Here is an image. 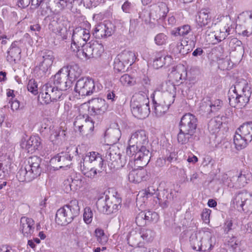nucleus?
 I'll return each mask as SVG.
<instances>
[{
  "label": "nucleus",
  "mask_w": 252,
  "mask_h": 252,
  "mask_svg": "<svg viewBox=\"0 0 252 252\" xmlns=\"http://www.w3.org/2000/svg\"><path fill=\"white\" fill-rule=\"evenodd\" d=\"M198 120L194 115L186 113L181 119L179 125V132L177 134L178 142L182 145H193L199 140L200 137L196 129Z\"/></svg>",
  "instance_id": "nucleus-1"
},
{
  "label": "nucleus",
  "mask_w": 252,
  "mask_h": 252,
  "mask_svg": "<svg viewBox=\"0 0 252 252\" xmlns=\"http://www.w3.org/2000/svg\"><path fill=\"white\" fill-rule=\"evenodd\" d=\"M41 159L36 156L29 158L27 163L17 172L18 180L20 182H30L39 176L41 172Z\"/></svg>",
  "instance_id": "nucleus-2"
},
{
  "label": "nucleus",
  "mask_w": 252,
  "mask_h": 252,
  "mask_svg": "<svg viewBox=\"0 0 252 252\" xmlns=\"http://www.w3.org/2000/svg\"><path fill=\"white\" fill-rule=\"evenodd\" d=\"M147 91L136 93L130 102L131 110L133 116L140 119L147 118L150 113L149 100Z\"/></svg>",
  "instance_id": "nucleus-3"
},
{
  "label": "nucleus",
  "mask_w": 252,
  "mask_h": 252,
  "mask_svg": "<svg viewBox=\"0 0 252 252\" xmlns=\"http://www.w3.org/2000/svg\"><path fill=\"white\" fill-rule=\"evenodd\" d=\"M79 212L80 207L78 201L76 199L72 200L57 210L55 221L59 225H66L78 216Z\"/></svg>",
  "instance_id": "nucleus-4"
},
{
  "label": "nucleus",
  "mask_w": 252,
  "mask_h": 252,
  "mask_svg": "<svg viewBox=\"0 0 252 252\" xmlns=\"http://www.w3.org/2000/svg\"><path fill=\"white\" fill-rule=\"evenodd\" d=\"M100 89L97 85L96 87L94 80L89 77H82L76 83L74 88L76 96H89L94 92H97Z\"/></svg>",
  "instance_id": "nucleus-5"
},
{
  "label": "nucleus",
  "mask_w": 252,
  "mask_h": 252,
  "mask_svg": "<svg viewBox=\"0 0 252 252\" xmlns=\"http://www.w3.org/2000/svg\"><path fill=\"white\" fill-rule=\"evenodd\" d=\"M78 154V149L75 147H71L66 149L65 151L62 152L51 159V163L62 168L67 167L71 164L74 156Z\"/></svg>",
  "instance_id": "nucleus-6"
},
{
  "label": "nucleus",
  "mask_w": 252,
  "mask_h": 252,
  "mask_svg": "<svg viewBox=\"0 0 252 252\" xmlns=\"http://www.w3.org/2000/svg\"><path fill=\"white\" fill-rule=\"evenodd\" d=\"M62 95L63 93L52 82H49L43 86L42 92L40 93L38 97L44 103L47 104L51 101L61 99Z\"/></svg>",
  "instance_id": "nucleus-7"
},
{
  "label": "nucleus",
  "mask_w": 252,
  "mask_h": 252,
  "mask_svg": "<svg viewBox=\"0 0 252 252\" xmlns=\"http://www.w3.org/2000/svg\"><path fill=\"white\" fill-rule=\"evenodd\" d=\"M105 160L111 169H118L123 167L126 160L122 158L119 150L115 147H109L105 153Z\"/></svg>",
  "instance_id": "nucleus-8"
},
{
  "label": "nucleus",
  "mask_w": 252,
  "mask_h": 252,
  "mask_svg": "<svg viewBox=\"0 0 252 252\" xmlns=\"http://www.w3.org/2000/svg\"><path fill=\"white\" fill-rule=\"evenodd\" d=\"M148 140L146 132L144 130H139L133 133L128 141V147L126 149V154L130 155L132 152L137 150L139 147L146 146Z\"/></svg>",
  "instance_id": "nucleus-9"
},
{
  "label": "nucleus",
  "mask_w": 252,
  "mask_h": 252,
  "mask_svg": "<svg viewBox=\"0 0 252 252\" xmlns=\"http://www.w3.org/2000/svg\"><path fill=\"white\" fill-rule=\"evenodd\" d=\"M52 82L62 93L69 89L72 84V81L67 76L65 69L59 70L54 75Z\"/></svg>",
  "instance_id": "nucleus-10"
},
{
  "label": "nucleus",
  "mask_w": 252,
  "mask_h": 252,
  "mask_svg": "<svg viewBox=\"0 0 252 252\" xmlns=\"http://www.w3.org/2000/svg\"><path fill=\"white\" fill-rule=\"evenodd\" d=\"M54 59V53L52 51L49 50L41 51L37 57L40 71L46 74L52 66Z\"/></svg>",
  "instance_id": "nucleus-11"
},
{
  "label": "nucleus",
  "mask_w": 252,
  "mask_h": 252,
  "mask_svg": "<svg viewBox=\"0 0 252 252\" xmlns=\"http://www.w3.org/2000/svg\"><path fill=\"white\" fill-rule=\"evenodd\" d=\"M88 102V112L91 116L101 115L107 111L108 107L105 100L101 98H92Z\"/></svg>",
  "instance_id": "nucleus-12"
},
{
  "label": "nucleus",
  "mask_w": 252,
  "mask_h": 252,
  "mask_svg": "<svg viewBox=\"0 0 252 252\" xmlns=\"http://www.w3.org/2000/svg\"><path fill=\"white\" fill-rule=\"evenodd\" d=\"M127 155L131 158V160L136 162V163H138V161H141L143 165H147L151 158L150 151L145 145L139 147L137 150H134V152H132L131 154Z\"/></svg>",
  "instance_id": "nucleus-13"
},
{
  "label": "nucleus",
  "mask_w": 252,
  "mask_h": 252,
  "mask_svg": "<svg viewBox=\"0 0 252 252\" xmlns=\"http://www.w3.org/2000/svg\"><path fill=\"white\" fill-rule=\"evenodd\" d=\"M158 215L155 212L150 211H141L138 213L135 218V222L137 225L142 226L152 221H157Z\"/></svg>",
  "instance_id": "nucleus-14"
},
{
  "label": "nucleus",
  "mask_w": 252,
  "mask_h": 252,
  "mask_svg": "<svg viewBox=\"0 0 252 252\" xmlns=\"http://www.w3.org/2000/svg\"><path fill=\"white\" fill-rule=\"evenodd\" d=\"M84 118V115L77 117L73 123L74 126L78 129L80 133H83L84 131L93 132L94 129V122L89 119L88 116H86L85 120Z\"/></svg>",
  "instance_id": "nucleus-15"
},
{
  "label": "nucleus",
  "mask_w": 252,
  "mask_h": 252,
  "mask_svg": "<svg viewBox=\"0 0 252 252\" xmlns=\"http://www.w3.org/2000/svg\"><path fill=\"white\" fill-rule=\"evenodd\" d=\"M112 32V24L108 22H104L95 26L93 34L96 38L101 39L111 36Z\"/></svg>",
  "instance_id": "nucleus-16"
},
{
  "label": "nucleus",
  "mask_w": 252,
  "mask_h": 252,
  "mask_svg": "<svg viewBox=\"0 0 252 252\" xmlns=\"http://www.w3.org/2000/svg\"><path fill=\"white\" fill-rule=\"evenodd\" d=\"M248 197H252V193L246 190H242L236 192L233 196L231 203L238 211H245V204L248 200Z\"/></svg>",
  "instance_id": "nucleus-17"
},
{
  "label": "nucleus",
  "mask_w": 252,
  "mask_h": 252,
  "mask_svg": "<svg viewBox=\"0 0 252 252\" xmlns=\"http://www.w3.org/2000/svg\"><path fill=\"white\" fill-rule=\"evenodd\" d=\"M90 37V34L88 30L77 27L73 31L72 39L75 44L82 45L87 43Z\"/></svg>",
  "instance_id": "nucleus-18"
},
{
  "label": "nucleus",
  "mask_w": 252,
  "mask_h": 252,
  "mask_svg": "<svg viewBox=\"0 0 252 252\" xmlns=\"http://www.w3.org/2000/svg\"><path fill=\"white\" fill-rule=\"evenodd\" d=\"M196 23L197 29H210L216 25L212 22L211 16L209 12H207V10H202L198 13Z\"/></svg>",
  "instance_id": "nucleus-19"
},
{
  "label": "nucleus",
  "mask_w": 252,
  "mask_h": 252,
  "mask_svg": "<svg viewBox=\"0 0 252 252\" xmlns=\"http://www.w3.org/2000/svg\"><path fill=\"white\" fill-rule=\"evenodd\" d=\"M82 160L80 162L82 164L84 163V165H87L88 163H90L100 168L102 167L104 161L101 155L95 152L87 153L85 156H83Z\"/></svg>",
  "instance_id": "nucleus-20"
},
{
  "label": "nucleus",
  "mask_w": 252,
  "mask_h": 252,
  "mask_svg": "<svg viewBox=\"0 0 252 252\" xmlns=\"http://www.w3.org/2000/svg\"><path fill=\"white\" fill-rule=\"evenodd\" d=\"M172 62L170 56L165 55L164 51L157 52L153 63V66L155 69H158L163 66H169Z\"/></svg>",
  "instance_id": "nucleus-21"
},
{
  "label": "nucleus",
  "mask_w": 252,
  "mask_h": 252,
  "mask_svg": "<svg viewBox=\"0 0 252 252\" xmlns=\"http://www.w3.org/2000/svg\"><path fill=\"white\" fill-rule=\"evenodd\" d=\"M21 146L27 150L28 153L32 154L41 148L40 138L37 136H31L27 141L22 142Z\"/></svg>",
  "instance_id": "nucleus-22"
},
{
  "label": "nucleus",
  "mask_w": 252,
  "mask_h": 252,
  "mask_svg": "<svg viewBox=\"0 0 252 252\" xmlns=\"http://www.w3.org/2000/svg\"><path fill=\"white\" fill-rule=\"evenodd\" d=\"M34 221L32 218L22 217L20 220V230L24 236L30 237L34 231Z\"/></svg>",
  "instance_id": "nucleus-23"
},
{
  "label": "nucleus",
  "mask_w": 252,
  "mask_h": 252,
  "mask_svg": "<svg viewBox=\"0 0 252 252\" xmlns=\"http://www.w3.org/2000/svg\"><path fill=\"white\" fill-rule=\"evenodd\" d=\"M240 90V89L239 90ZM251 95L250 88L245 81L241 84V89L240 94L238 93V107H244L249 102Z\"/></svg>",
  "instance_id": "nucleus-24"
},
{
  "label": "nucleus",
  "mask_w": 252,
  "mask_h": 252,
  "mask_svg": "<svg viewBox=\"0 0 252 252\" xmlns=\"http://www.w3.org/2000/svg\"><path fill=\"white\" fill-rule=\"evenodd\" d=\"M50 136L49 139L54 145H59L61 143L63 138L65 136V131L61 129L60 127H49Z\"/></svg>",
  "instance_id": "nucleus-25"
},
{
  "label": "nucleus",
  "mask_w": 252,
  "mask_h": 252,
  "mask_svg": "<svg viewBox=\"0 0 252 252\" xmlns=\"http://www.w3.org/2000/svg\"><path fill=\"white\" fill-rule=\"evenodd\" d=\"M156 195L158 204L162 209H165L168 207L173 197L172 192L169 191L167 189L159 190Z\"/></svg>",
  "instance_id": "nucleus-26"
},
{
  "label": "nucleus",
  "mask_w": 252,
  "mask_h": 252,
  "mask_svg": "<svg viewBox=\"0 0 252 252\" xmlns=\"http://www.w3.org/2000/svg\"><path fill=\"white\" fill-rule=\"evenodd\" d=\"M128 180L130 182L139 183L148 179L147 171L143 168L133 169L128 174Z\"/></svg>",
  "instance_id": "nucleus-27"
},
{
  "label": "nucleus",
  "mask_w": 252,
  "mask_h": 252,
  "mask_svg": "<svg viewBox=\"0 0 252 252\" xmlns=\"http://www.w3.org/2000/svg\"><path fill=\"white\" fill-rule=\"evenodd\" d=\"M21 49L17 45V42L12 43L7 51V61L10 63H16L21 58Z\"/></svg>",
  "instance_id": "nucleus-28"
},
{
  "label": "nucleus",
  "mask_w": 252,
  "mask_h": 252,
  "mask_svg": "<svg viewBox=\"0 0 252 252\" xmlns=\"http://www.w3.org/2000/svg\"><path fill=\"white\" fill-rule=\"evenodd\" d=\"M61 69H65L68 77L72 81L78 78L82 73V70L79 65L74 63L63 66Z\"/></svg>",
  "instance_id": "nucleus-29"
},
{
  "label": "nucleus",
  "mask_w": 252,
  "mask_h": 252,
  "mask_svg": "<svg viewBox=\"0 0 252 252\" xmlns=\"http://www.w3.org/2000/svg\"><path fill=\"white\" fill-rule=\"evenodd\" d=\"M160 92H155L153 94V104L154 106V112L157 116H161L162 114H164L169 108L167 106L163 105L162 103L158 101V100L156 98V97L160 96Z\"/></svg>",
  "instance_id": "nucleus-30"
},
{
  "label": "nucleus",
  "mask_w": 252,
  "mask_h": 252,
  "mask_svg": "<svg viewBox=\"0 0 252 252\" xmlns=\"http://www.w3.org/2000/svg\"><path fill=\"white\" fill-rule=\"evenodd\" d=\"M119 60L125 63L127 65H131L136 61L137 58L134 52L125 50L118 55Z\"/></svg>",
  "instance_id": "nucleus-31"
},
{
  "label": "nucleus",
  "mask_w": 252,
  "mask_h": 252,
  "mask_svg": "<svg viewBox=\"0 0 252 252\" xmlns=\"http://www.w3.org/2000/svg\"><path fill=\"white\" fill-rule=\"evenodd\" d=\"M92 42L86 43L81 45V51L78 53V57L82 60H88L93 58Z\"/></svg>",
  "instance_id": "nucleus-32"
},
{
  "label": "nucleus",
  "mask_w": 252,
  "mask_h": 252,
  "mask_svg": "<svg viewBox=\"0 0 252 252\" xmlns=\"http://www.w3.org/2000/svg\"><path fill=\"white\" fill-rule=\"evenodd\" d=\"M215 239L213 234L209 231L204 232L201 237L203 250L202 251H209L211 250L214 246L212 239Z\"/></svg>",
  "instance_id": "nucleus-33"
},
{
  "label": "nucleus",
  "mask_w": 252,
  "mask_h": 252,
  "mask_svg": "<svg viewBox=\"0 0 252 252\" xmlns=\"http://www.w3.org/2000/svg\"><path fill=\"white\" fill-rule=\"evenodd\" d=\"M234 144L237 150H241L245 148L249 142L251 141L247 140L245 136L242 135L241 133H239L237 130L233 138Z\"/></svg>",
  "instance_id": "nucleus-34"
},
{
  "label": "nucleus",
  "mask_w": 252,
  "mask_h": 252,
  "mask_svg": "<svg viewBox=\"0 0 252 252\" xmlns=\"http://www.w3.org/2000/svg\"><path fill=\"white\" fill-rule=\"evenodd\" d=\"M237 130L242 135L247 138V140H252V122H247L241 125Z\"/></svg>",
  "instance_id": "nucleus-35"
},
{
  "label": "nucleus",
  "mask_w": 252,
  "mask_h": 252,
  "mask_svg": "<svg viewBox=\"0 0 252 252\" xmlns=\"http://www.w3.org/2000/svg\"><path fill=\"white\" fill-rule=\"evenodd\" d=\"M96 205L100 212L107 215L112 214L108 205L107 195L99 198L96 203Z\"/></svg>",
  "instance_id": "nucleus-36"
},
{
  "label": "nucleus",
  "mask_w": 252,
  "mask_h": 252,
  "mask_svg": "<svg viewBox=\"0 0 252 252\" xmlns=\"http://www.w3.org/2000/svg\"><path fill=\"white\" fill-rule=\"evenodd\" d=\"M231 25L226 23L220 29V32L214 35L215 39L219 42H220L226 38L230 34V30Z\"/></svg>",
  "instance_id": "nucleus-37"
},
{
  "label": "nucleus",
  "mask_w": 252,
  "mask_h": 252,
  "mask_svg": "<svg viewBox=\"0 0 252 252\" xmlns=\"http://www.w3.org/2000/svg\"><path fill=\"white\" fill-rule=\"evenodd\" d=\"M107 199L111 213L116 212L121 208V199L120 198L116 197L114 195L111 197L107 195Z\"/></svg>",
  "instance_id": "nucleus-38"
},
{
  "label": "nucleus",
  "mask_w": 252,
  "mask_h": 252,
  "mask_svg": "<svg viewBox=\"0 0 252 252\" xmlns=\"http://www.w3.org/2000/svg\"><path fill=\"white\" fill-rule=\"evenodd\" d=\"M140 235L136 231L129 233L127 238V243L132 247H140L141 242L139 241Z\"/></svg>",
  "instance_id": "nucleus-39"
},
{
  "label": "nucleus",
  "mask_w": 252,
  "mask_h": 252,
  "mask_svg": "<svg viewBox=\"0 0 252 252\" xmlns=\"http://www.w3.org/2000/svg\"><path fill=\"white\" fill-rule=\"evenodd\" d=\"M160 95H161V98L159 96L158 97L156 96V98L158 100V101L162 103L164 106H167L169 108L170 106L174 102L175 96L168 93L162 94L160 93Z\"/></svg>",
  "instance_id": "nucleus-40"
},
{
  "label": "nucleus",
  "mask_w": 252,
  "mask_h": 252,
  "mask_svg": "<svg viewBox=\"0 0 252 252\" xmlns=\"http://www.w3.org/2000/svg\"><path fill=\"white\" fill-rule=\"evenodd\" d=\"M191 31L189 25H185L181 27L174 28L171 32V34L175 36H185L188 35Z\"/></svg>",
  "instance_id": "nucleus-41"
},
{
  "label": "nucleus",
  "mask_w": 252,
  "mask_h": 252,
  "mask_svg": "<svg viewBox=\"0 0 252 252\" xmlns=\"http://www.w3.org/2000/svg\"><path fill=\"white\" fill-rule=\"evenodd\" d=\"M241 89V84L237 83L233 90V94L229 95V104L232 107H238V91Z\"/></svg>",
  "instance_id": "nucleus-42"
},
{
  "label": "nucleus",
  "mask_w": 252,
  "mask_h": 252,
  "mask_svg": "<svg viewBox=\"0 0 252 252\" xmlns=\"http://www.w3.org/2000/svg\"><path fill=\"white\" fill-rule=\"evenodd\" d=\"M94 235L97 242L101 245H105L108 242V237L102 229L96 228L94 230Z\"/></svg>",
  "instance_id": "nucleus-43"
},
{
  "label": "nucleus",
  "mask_w": 252,
  "mask_h": 252,
  "mask_svg": "<svg viewBox=\"0 0 252 252\" xmlns=\"http://www.w3.org/2000/svg\"><path fill=\"white\" fill-rule=\"evenodd\" d=\"M139 234L140 235V238L146 242L152 241L155 235V233L153 230L145 228H141Z\"/></svg>",
  "instance_id": "nucleus-44"
},
{
  "label": "nucleus",
  "mask_w": 252,
  "mask_h": 252,
  "mask_svg": "<svg viewBox=\"0 0 252 252\" xmlns=\"http://www.w3.org/2000/svg\"><path fill=\"white\" fill-rule=\"evenodd\" d=\"M87 165H84V163L82 164V162L80 163V167L84 175L89 178L93 179L95 177L97 174V170L94 167H92L90 169L87 168Z\"/></svg>",
  "instance_id": "nucleus-45"
},
{
  "label": "nucleus",
  "mask_w": 252,
  "mask_h": 252,
  "mask_svg": "<svg viewBox=\"0 0 252 252\" xmlns=\"http://www.w3.org/2000/svg\"><path fill=\"white\" fill-rule=\"evenodd\" d=\"M92 49L93 51V58H99L104 52L103 46L97 41L92 42Z\"/></svg>",
  "instance_id": "nucleus-46"
},
{
  "label": "nucleus",
  "mask_w": 252,
  "mask_h": 252,
  "mask_svg": "<svg viewBox=\"0 0 252 252\" xmlns=\"http://www.w3.org/2000/svg\"><path fill=\"white\" fill-rule=\"evenodd\" d=\"M201 108L202 110H204L205 112H207L209 114L215 113L220 109V108H217L215 104H213L210 101L203 102Z\"/></svg>",
  "instance_id": "nucleus-47"
},
{
  "label": "nucleus",
  "mask_w": 252,
  "mask_h": 252,
  "mask_svg": "<svg viewBox=\"0 0 252 252\" xmlns=\"http://www.w3.org/2000/svg\"><path fill=\"white\" fill-rule=\"evenodd\" d=\"M222 123L220 121H218L216 119H212L208 123V128L211 133H215L218 131Z\"/></svg>",
  "instance_id": "nucleus-48"
},
{
  "label": "nucleus",
  "mask_w": 252,
  "mask_h": 252,
  "mask_svg": "<svg viewBox=\"0 0 252 252\" xmlns=\"http://www.w3.org/2000/svg\"><path fill=\"white\" fill-rule=\"evenodd\" d=\"M190 244L192 248L196 251H202V243L201 238L198 239L196 236L190 238Z\"/></svg>",
  "instance_id": "nucleus-49"
},
{
  "label": "nucleus",
  "mask_w": 252,
  "mask_h": 252,
  "mask_svg": "<svg viewBox=\"0 0 252 252\" xmlns=\"http://www.w3.org/2000/svg\"><path fill=\"white\" fill-rule=\"evenodd\" d=\"M74 0H54V2L59 10H63L67 6L72 7L71 5Z\"/></svg>",
  "instance_id": "nucleus-50"
},
{
  "label": "nucleus",
  "mask_w": 252,
  "mask_h": 252,
  "mask_svg": "<svg viewBox=\"0 0 252 252\" xmlns=\"http://www.w3.org/2000/svg\"><path fill=\"white\" fill-rule=\"evenodd\" d=\"M120 81L124 86H132L135 84V80L127 74L122 75L120 78Z\"/></svg>",
  "instance_id": "nucleus-51"
},
{
  "label": "nucleus",
  "mask_w": 252,
  "mask_h": 252,
  "mask_svg": "<svg viewBox=\"0 0 252 252\" xmlns=\"http://www.w3.org/2000/svg\"><path fill=\"white\" fill-rule=\"evenodd\" d=\"M93 213L90 207H86L84 209L83 214V219L87 224H90L92 222L93 220Z\"/></svg>",
  "instance_id": "nucleus-52"
},
{
  "label": "nucleus",
  "mask_w": 252,
  "mask_h": 252,
  "mask_svg": "<svg viewBox=\"0 0 252 252\" xmlns=\"http://www.w3.org/2000/svg\"><path fill=\"white\" fill-rule=\"evenodd\" d=\"M168 37L163 33H159L155 37V42L158 45H165L167 41Z\"/></svg>",
  "instance_id": "nucleus-53"
},
{
  "label": "nucleus",
  "mask_w": 252,
  "mask_h": 252,
  "mask_svg": "<svg viewBox=\"0 0 252 252\" xmlns=\"http://www.w3.org/2000/svg\"><path fill=\"white\" fill-rule=\"evenodd\" d=\"M176 52H178L181 55L185 56L188 53L190 52V50L188 46V45H183L182 42H178L176 46Z\"/></svg>",
  "instance_id": "nucleus-54"
},
{
  "label": "nucleus",
  "mask_w": 252,
  "mask_h": 252,
  "mask_svg": "<svg viewBox=\"0 0 252 252\" xmlns=\"http://www.w3.org/2000/svg\"><path fill=\"white\" fill-rule=\"evenodd\" d=\"M127 65L121 62V60H119L118 56H117V58L115 59L114 63V68L116 71L118 72L123 71L124 72L125 71L126 66Z\"/></svg>",
  "instance_id": "nucleus-55"
},
{
  "label": "nucleus",
  "mask_w": 252,
  "mask_h": 252,
  "mask_svg": "<svg viewBox=\"0 0 252 252\" xmlns=\"http://www.w3.org/2000/svg\"><path fill=\"white\" fill-rule=\"evenodd\" d=\"M27 89L29 92L34 95H36L38 93L37 84L34 80L31 79L29 80L27 85Z\"/></svg>",
  "instance_id": "nucleus-56"
},
{
  "label": "nucleus",
  "mask_w": 252,
  "mask_h": 252,
  "mask_svg": "<svg viewBox=\"0 0 252 252\" xmlns=\"http://www.w3.org/2000/svg\"><path fill=\"white\" fill-rule=\"evenodd\" d=\"M58 25V21L57 20H53L49 24V29H51L54 32L58 34H61L62 28Z\"/></svg>",
  "instance_id": "nucleus-57"
},
{
  "label": "nucleus",
  "mask_w": 252,
  "mask_h": 252,
  "mask_svg": "<svg viewBox=\"0 0 252 252\" xmlns=\"http://www.w3.org/2000/svg\"><path fill=\"white\" fill-rule=\"evenodd\" d=\"M165 90L166 92H165L164 93H168L170 94L175 96H176V88L175 85H174L171 81H169L165 83Z\"/></svg>",
  "instance_id": "nucleus-58"
},
{
  "label": "nucleus",
  "mask_w": 252,
  "mask_h": 252,
  "mask_svg": "<svg viewBox=\"0 0 252 252\" xmlns=\"http://www.w3.org/2000/svg\"><path fill=\"white\" fill-rule=\"evenodd\" d=\"M236 178H237L236 185L240 188L244 187L248 183L247 179L245 174L241 173Z\"/></svg>",
  "instance_id": "nucleus-59"
},
{
  "label": "nucleus",
  "mask_w": 252,
  "mask_h": 252,
  "mask_svg": "<svg viewBox=\"0 0 252 252\" xmlns=\"http://www.w3.org/2000/svg\"><path fill=\"white\" fill-rule=\"evenodd\" d=\"M158 9H159V19L164 18L167 14V13L168 12V9L164 3H161L158 7Z\"/></svg>",
  "instance_id": "nucleus-60"
},
{
  "label": "nucleus",
  "mask_w": 252,
  "mask_h": 252,
  "mask_svg": "<svg viewBox=\"0 0 252 252\" xmlns=\"http://www.w3.org/2000/svg\"><path fill=\"white\" fill-rule=\"evenodd\" d=\"M228 245L233 251L237 252V248L240 245V242L236 237H233L228 241Z\"/></svg>",
  "instance_id": "nucleus-61"
},
{
  "label": "nucleus",
  "mask_w": 252,
  "mask_h": 252,
  "mask_svg": "<svg viewBox=\"0 0 252 252\" xmlns=\"http://www.w3.org/2000/svg\"><path fill=\"white\" fill-rule=\"evenodd\" d=\"M233 221L232 219H227L223 225L224 232L227 234L233 229Z\"/></svg>",
  "instance_id": "nucleus-62"
},
{
  "label": "nucleus",
  "mask_w": 252,
  "mask_h": 252,
  "mask_svg": "<svg viewBox=\"0 0 252 252\" xmlns=\"http://www.w3.org/2000/svg\"><path fill=\"white\" fill-rule=\"evenodd\" d=\"M190 86L191 85L190 83H186L182 84L180 90L181 91L182 94L184 97H186L188 95L190 91Z\"/></svg>",
  "instance_id": "nucleus-63"
},
{
  "label": "nucleus",
  "mask_w": 252,
  "mask_h": 252,
  "mask_svg": "<svg viewBox=\"0 0 252 252\" xmlns=\"http://www.w3.org/2000/svg\"><path fill=\"white\" fill-rule=\"evenodd\" d=\"M106 98L108 101H110L111 102L113 103L117 100L118 97L116 95L114 91L109 90L106 93Z\"/></svg>",
  "instance_id": "nucleus-64"
}]
</instances>
